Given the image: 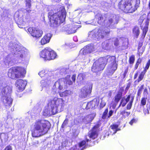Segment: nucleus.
I'll list each match as a JSON object with an SVG mask.
<instances>
[{
	"mask_svg": "<svg viewBox=\"0 0 150 150\" xmlns=\"http://www.w3.org/2000/svg\"><path fill=\"white\" fill-rule=\"evenodd\" d=\"M137 122V120L135 119L134 118L132 119L131 121L129 122V124L132 125H133V124L134 123H136Z\"/></svg>",
	"mask_w": 150,
	"mask_h": 150,
	"instance_id": "46",
	"label": "nucleus"
},
{
	"mask_svg": "<svg viewBox=\"0 0 150 150\" xmlns=\"http://www.w3.org/2000/svg\"><path fill=\"white\" fill-rule=\"evenodd\" d=\"M110 31V29H106L105 28H96L94 30L89 32L88 36L89 39H96L102 38L106 35H108Z\"/></svg>",
	"mask_w": 150,
	"mask_h": 150,
	"instance_id": "9",
	"label": "nucleus"
},
{
	"mask_svg": "<svg viewBox=\"0 0 150 150\" xmlns=\"http://www.w3.org/2000/svg\"><path fill=\"white\" fill-rule=\"evenodd\" d=\"M53 78V76H50V77L46 78L45 80H42L40 81L41 86L43 89L45 90L47 88L50 83L52 79Z\"/></svg>",
	"mask_w": 150,
	"mask_h": 150,
	"instance_id": "22",
	"label": "nucleus"
},
{
	"mask_svg": "<svg viewBox=\"0 0 150 150\" xmlns=\"http://www.w3.org/2000/svg\"><path fill=\"white\" fill-rule=\"evenodd\" d=\"M14 18L16 19L18 18V25L21 24L23 25H25L28 19L26 18H24L23 12L21 11L16 12L14 15Z\"/></svg>",
	"mask_w": 150,
	"mask_h": 150,
	"instance_id": "13",
	"label": "nucleus"
},
{
	"mask_svg": "<svg viewBox=\"0 0 150 150\" xmlns=\"http://www.w3.org/2000/svg\"><path fill=\"white\" fill-rule=\"evenodd\" d=\"M76 74H74L71 77V79L74 82L76 80Z\"/></svg>",
	"mask_w": 150,
	"mask_h": 150,
	"instance_id": "49",
	"label": "nucleus"
},
{
	"mask_svg": "<svg viewBox=\"0 0 150 150\" xmlns=\"http://www.w3.org/2000/svg\"><path fill=\"white\" fill-rule=\"evenodd\" d=\"M12 149L11 146L8 145L6 146L3 150H12Z\"/></svg>",
	"mask_w": 150,
	"mask_h": 150,
	"instance_id": "47",
	"label": "nucleus"
},
{
	"mask_svg": "<svg viewBox=\"0 0 150 150\" xmlns=\"http://www.w3.org/2000/svg\"><path fill=\"white\" fill-rule=\"evenodd\" d=\"M54 1L55 2H57V1H59L61 0H54Z\"/></svg>",
	"mask_w": 150,
	"mask_h": 150,
	"instance_id": "61",
	"label": "nucleus"
},
{
	"mask_svg": "<svg viewBox=\"0 0 150 150\" xmlns=\"http://www.w3.org/2000/svg\"><path fill=\"white\" fill-rule=\"evenodd\" d=\"M110 40H112V42H114V44L115 45V46H117L118 45V41L117 39L115 38H113L111 39H110Z\"/></svg>",
	"mask_w": 150,
	"mask_h": 150,
	"instance_id": "40",
	"label": "nucleus"
},
{
	"mask_svg": "<svg viewBox=\"0 0 150 150\" xmlns=\"http://www.w3.org/2000/svg\"><path fill=\"white\" fill-rule=\"evenodd\" d=\"M49 122L44 120H36L33 125L32 131V136L37 137L47 133L50 129Z\"/></svg>",
	"mask_w": 150,
	"mask_h": 150,
	"instance_id": "6",
	"label": "nucleus"
},
{
	"mask_svg": "<svg viewBox=\"0 0 150 150\" xmlns=\"http://www.w3.org/2000/svg\"><path fill=\"white\" fill-rule=\"evenodd\" d=\"M35 143L37 144H38V142L37 141H36V142H35Z\"/></svg>",
	"mask_w": 150,
	"mask_h": 150,
	"instance_id": "64",
	"label": "nucleus"
},
{
	"mask_svg": "<svg viewBox=\"0 0 150 150\" xmlns=\"http://www.w3.org/2000/svg\"><path fill=\"white\" fill-rule=\"evenodd\" d=\"M68 120L67 119H66L64 121L62 125V128H64L67 125L68 123Z\"/></svg>",
	"mask_w": 150,
	"mask_h": 150,
	"instance_id": "44",
	"label": "nucleus"
},
{
	"mask_svg": "<svg viewBox=\"0 0 150 150\" xmlns=\"http://www.w3.org/2000/svg\"><path fill=\"white\" fill-rule=\"evenodd\" d=\"M132 30L134 36L137 38L140 33L139 28L137 26H135L133 28Z\"/></svg>",
	"mask_w": 150,
	"mask_h": 150,
	"instance_id": "30",
	"label": "nucleus"
},
{
	"mask_svg": "<svg viewBox=\"0 0 150 150\" xmlns=\"http://www.w3.org/2000/svg\"><path fill=\"white\" fill-rule=\"evenodd\" d=\"M141 62V60L140 59H139L137 62V63H138V64H139Z\"/></svg>",
	"mask_w": 150,
	"mask_h": 150,
	"instance_id": "57",
	"label": "nucleus"
},
{
	"mask_svg": "<svg viewBox=\"0 0 150 150\" xmlns=\"http://www.w3.org/2000/svg\"><path fill=\"white\" fill-rule=\"evenodd\" d=\"M65 83L69 85L72 84V81L71 80L70 76L67 75L65 79L61 78L56 81L51 91V93L53 95H57L58 93L61 97H65L70 95L71 91L66 90L63 92H61L58 91L61 90L63 88H65Z\"/></svg>",
	"mask_w": 150,
	"mask_h": 150,
	"instance_id": "4",
	"label": "nucleus"
},
{
	"mask_svg": "<svg viewBox=\"0 0 150 150\" xmlns=\"http://www.w3.org/2000/svg\"><path fill=\"white\" fill-rule=\"evenodd\" d=\"M49 17H50V26L56 27L64 21L66 18V11L63 6L60 7L59 11L52 15V12L49 13Z\"/></svg>",
	"mask_w": 150,
	"mask_h": 150,
	"instance_id": "7",
	"label": "nucleus"
},
{
	"mask_svg": "<svg viewBox=\"0 0 150 150\" xmlns=\"http://www.w3.org/2000/svg\"><path fill=\"white\" fill-rule=\"evenodd\" d=\"M26 73V70L25 68L22 67H16L10 69L8 74L9 78L16 79L23 77Z\"/></svg>",
	"mask_w": 150,
	"mask_h": 150,
	"instance_id": "10",
	"label": "nucleus"
},
{
	"mask_svg": "<svg viewBox=\"0 0 150 150\" xmlns=\"http://www.w3.org/2000/svg\"><path fill=\"white\" fill-rule=\"evenodd\" d=\"M122 96V93L119 91L115 97V101L117 103L119 101Z\"/></svg>",
	"mask_w": 150,
	"mask_h": 150,
	"instance_id": "34",
	"label": "nucleus"
},
{
	"mask_svg": "<svg viewBox=\"0 0 150 150\" xmlns=\"http://www.w3.org/2000/svg\"><path fill=\"white\" fill-rule=\"evenodd\" d=\"M88 7L90 9L89 10L90 11H91V10H92V6L91 5L89 6Z\"/></svg>",
	"mask_w": 150,
	"mask_h": 150,
	"instance_id": "58",
	"label": "nucleus"
},
{
	"mask_svg": "<svg viewBox=\"0 0 150 150\" xmlns=\"http://www.w3.org/2000/svg\"><path fill=\"white\" fill-rule=\"evenodd\" d=\"M9 50L13 54L14 57H12V61L15 59L19 60L28 59L29 57L28 51L25 48L20 46L15 43H10L9 44Z\"/></svg>",
	"mask_w": 150,
	"mask_h": 150,
	"instance_id": "5",
	"label": "nucleus"
},
{
	"mask_svg": "<svg viewBox=\"0 0 150 150\" xmlns=\"http://www.w3.org/2000/svg\"><path fill=\"white\" fill-rule=\"evenodd\" d=\"M111 92H109L108 93V96L109 97H110L111 95Z\"/></svg>",
	"mask_w": 150,
	"mask_h": 150,
	"instance_id": "59",
	"label": "nucleus"
},
{
	"mask_svg": "<svg viewBox=\"0 0 150 150\" xmlns=\"http://www.w3.org/2000/svg\"><path fill=\"white\" fill-rule=\"evenodd\" d=\"M96 114L94 113L88 115L83 119V121L85 124L89 123L93 120Z\"/></svg>",
	"mask_w": 150,
	"mask_h": 150,
	"instance_id": "27",
	"label": "nucleus"
},
{
	"mask_svg": "<svg viewBox=\"0 0 150 150\" xmlns=\"http://www.w3.org/2000/svg\"><path fill=\"white\" fill-rule=\"evenodd\" d=\"M139 64H138V63H136L135 64V69H136L137 68Z\"/></svg>",
	"mask_w": 150,
	"mask_h": 150,
	"instance_id": "56",
	"label": "nucleus"
},
{
	"mask_svg": "<svg viewBox=\"0 0 150 150\" xmlns=\"http://www.w3.org/2000/svg\"><path fill=\"white\" fill-rule=\"evenodd\" d=\"M143 20L144 19L143 18V17H142L141 16L140 18V19L139 20V22L140 25H141V23L143 22Z\"/></svg>",
	"mask_w": 150,
	"mask_h": 150,
	"instance_id": "50",
	"label": "nucleus"
},
{
	"mask_svg": "<svg viewBox=\"0 0 150 150\" xmlns=\"http://www.w3.org/2000/svg\"><path fill=\"white\" fill-rule=\"evenodd\" d=\"M139 0H122L118 4L119 9L127 13H132L138 7Z\"/></svg>",
	"mask_w": 150,
	"mask_h": 150,
	"instance_id": "8",
	"label": "nucleus"
},
{
	"mask_svg": "<svg viewBox=\"0 0 150 150\" xmlns=\"http://www.w3.org/2000/svg\"><path fill=\"white\" fill-rule=\"evenodd\" d=\"M65 101L62 99L54 97L49 100L47 106L43 110L42 115L44 116L49 117L54 115L63 110L65 106Z\"/></svg>",
	"mask_w": 150,
	"mask_h": 150,
	"instance_id": "2",
	"label": "nucleus"
},
{
	"mask_svg": "<svg viewBox=\"0 0 150 150\" xmlns=\"http://www.w3.org/2000/svg\"><path fill=\"white\" fill-rule=\"evenodd\" d=\"M147 27H144L143 30V35H144V37L146 35V33L147 32Z\"/></svg>",
	"mask_w": 150,
	"mask_h": 150,
	"instance_id": "45",
	"label": "nucleus"
},
{
	"mask_svg": "<svg viewBox=\"0 0 150 150\" xmlns=\"http://www.w3.org/2000/svg\"><path fill=\"white\" fill-rule=\"evenodd\" d=\"M26 2V11L28 13H29L31 10L30 9H28V8H30L31 7V0H25Z\"/></svg>",
	"mask_w": 150,
	"mask_h": 150,
	"instance_id": "32",
	"label": "nucleus"
},
{
	"mask_svg": "<svg viewBox=\"0 0 150 150\" xmlns=\"http://www.w3.org/2000/svg\"><path fill=\"white\" fill-rule=\"evenodd\" d=\"M10 56H11V55H9L8 56H7L6 57L7 58V62L8 63V64H9L11 62V61L10 60V58L11 57Z\"/></svg>",
	"mask_w": 150,
	"mask_h": 150,
	"instance_id": "48",
	"label": "nucleus"
},
{
	"mask_svg": "<svg viewBox=\"0 0 150 150\" xmlns=\"http://www.w3.org/2000/svg\"><path fill=\"white\" fill-rule=\"evenodd\" d=\"M147 98H143L141 100V105H144L146 104Z\"/></svg>",
	"mask_w": 150,
	"mask_h": 150,
	"instance_id": "42",
	"label": "nucleus"
},
{
	"mask_svg": "<svg viewBox=\"0 0 150 150\" xmlns=\"http://www.w3.org/2000/svg\"><path fill=\"white\" fill-rule=\"evenodd\" d=\"M41 58L45 60H50L57 58L56 53L49 47H46L42 50L39 54Z\"/></svg>",
	"mask_w": 150,
	"mask_h": 150,
	"instance_id": "12",
	"label": "nucleus"
},
{
	"mask_svg": "<svg viewBox=\"0 0 150 150\" xmlns=\"http://www.w3.org/2000/svg\"><path fill=\"white\" fill-rule=\"evenodd\" d=\"M108 108H106L104 112L103 113L102 118L103 119H108L111 117L112 115L113 111L112 110H110L109 111L108 114Z\"/></svg>",
	"mask_w": 150,
	"mask_h": 150,
	"instance_id": "28",
	"label": "nucleus"
},
{
	"mask_svg": "<svg viewBox=\"0 0 150 150\" xmlns=\"http://www.w3.org/2000/svg\"><path fill=\"white\" fill-rule=\"evenodd\" d=\"M12 92V87L7 86L3 88L2 90L3 102L5 106H11L13 99L11 97V94Z\"/></svg>",
	"mask_w": 150,
	"mask_h": 150,
	"instance_id": "11",
	"label": "nucleus"
},
{
	"mask_svg": "<svg viewBox=\"0 0 150 150\" xmlns=\"http://www.w3.org/2000/svg\"><path fill=\"white\" fill-rule=\"evenodd\" d=\"M135 58L133 55H132L130 56L129 59V62L130 64H133Z\"/></svg>",
	"mask_w": 150,
	"mask_h": 150,
	"instance_id": "43",
	"label": "nucleus"
},
{
	"mask_svg": "<svg viewBox=\"0 0 150 150\" xmlns=\"http://www.w3.org/2000/svg\"><path fill=\"white\" fill-rule=\"evenodd\" d=\"M112 40H108L103 42L102 46V48L105 50H108L110 48V46L112 45Z\"/></svg>",
	"mask_w": 150,
	"mask_h": 150,
	"instance_id": "26",
	"label": "nucleus"
},
{
	"mask_svg": "<svg viewBox=\"0 0 150 150\" xmlns=\"http://www.w3.org/2000/svg\"><path fill=\"white\" fill-rule=\"evenodd\" d=\"M86 142L85 141H83L80 142L79 144V148L77 149V146H75V147L72 149V150H83L84 149L86 148L88 146V142L89 141H90L91 140H89L88 139L87 137H86Z\"/></svg>",
	"mask_w": 150,
	"mask_h": 150,
	"instance_id": "21",
	"label": "nucleus"
},
{
	"mask_svg": "<svg viewBox=\"0 0 150 150\" xmlns=\"http://www.w3.org/2000/svg\"><path fill=\"white\" fill-rule=\"evenodd\" d=\"M138 75V72H137L134 75V79H136L137 78V77Z\"/></svg>",
	"mask_w": 150,
	"mask_h": 150,
	"instance_id": "54",
	"label": "nucleus"
},
{
	"mask_svg": "<svg viewBox=\"0 0 150 150\" xmlns=\"http://www.w3.org/2000/svg\"><path fill=\"white\" fill-rule=\"evenodd\" d=\"M38 74L41 77H45V78L51 76H53L52 72L47 70H42L39 72Z\"/></svg>",
	"mask_w": 150,
	"mask_h": 150,
	"instance_id": "25",
	"label": "nucleus"
},
{
	"mask_svg": "<svg viewBox=\"0 0 150 150\" xmlns=\"http://www.w3.org/2000/svg\"><path fill=\"white\" fill-rule=\"evenodd\" d=\"M134 98L133 96H132L131 97V99L130 100V102L128 104L127 106V109L130 110L131 108L132 105V103L134 100Z\"/></svg>",
	"mask_w": 150,
	"mask_h": 150,
	"instance_id": "37",
	"label": "nucleus"
},
{
	"mask_svg": "<svg viewBox=\"0 0 150 150\" xmlns=\"http://www.w3.org/2000/svg\"><path fill=\"white\" fill-rule=\"evenodd\" d=\"M150 65V60H149L147 62L146 66L144 70L141 72L139 74L138 79L135 81L136 84H138L143 79L144 76L146 73L147 70L148 69Z\"/></svg>",
	"mask_w": 150,
	"mask_h": 150,
	"instance_id": "19",
	"label": "nucleus"
},
{
	"mask_svg": "<svg viewBox=\"0 0 150 150\" xmlns=\"http://www.w3.org/2000/svg\"><path fill=\"white\" fill-rule=\"evenodd\" d=\"M81 10L80 9H78L75 10L73 13L75 15V16H77L81 13Z\"/></svg>",
	"mask_w": 150,
	"mask_h": 150,
	"instance_id": "39",
	"label": "nucleus"
},
{
	"mask_svg": "<svg viewBox=\"0 0 150 150\" xmlns=\"http://www.w3.org/2000/svg\"><path fill=\"white\" fill-rule=\"evenodd\" d=\"M97 48L95 45L91 44L85 47L80 51V53L83 55H86L94 51Z\"/></svg>",
	"mask_w": 150,
	"mask_h": 150,
	"instance_id": "15",
	"label": "nucleus"
},
{
	"mask_svg": "<svg viewBox=\"0 0 150 150\" xmlns=\"http://www.w3.org/2000/svg\"><path fill=\"white\" fill-rule=\"evenodd\" d=\"M1 136H2V134H1V135H0V139H1V141L2 140L1 138Z\"/></svg>",
	"mask_w": 150,
	"mask_h": 150,
	"instance_id": "62",
	"label": "nucleus"
},
{
	"mask_svg": "<svg viewBox=\"0 0 150 150\" xmlns=\"http://www.w3.org/2000/svg\"><path fill=\"white\" fill-rule=\"evenodd\" d=\"M110 127L111 130V131L112 132V135L115 133L116 132L120 130V129L118 128V125H117L113 124L110 126Z\"/></svg>",
	"mask_w": 150,
	"mask_h": 150,
	"instance_id": "31",
	"label": "nucleus"
},
{
	"mask_svg": "<svg viewBox=\"0 0 150 150\" xmlns=\"http://www.w3.org/2000/svg\"><path fill=\"white\" fill-rule=\"evenodd\" d=\"M95 18L99 25L106 28L109 27L113 28L115 27V25L118 23L119 16L115 15L102 14L98 13L96 15Z\"/></svg>",
	"mask_w": 150,
	"mask_h": 150,
	"instance_id": "3",
	"label": "nucleus"
},
{
	"mask_svg": "<svg viewBox=\"0 0 150 150\" xmlns=\"http://www.w3.org/2000/svg\"><path fill=\"white\" fill-rule=\"evenodd\" d=\"M143 85H142L139 88L138 90L137 94L138 96H139L141 95L142 92V90L143 89Z\"/></svg>",
	"mask_w": 150,
	"mask_h": 150,
	"instance_id": "41",
	"label": "nucleus"
},
{
	"mask_svg": "<svg viewBox=\"0 0 150 150\" xmlns=\"http://www.w3.org/2000/svg\"><path fill=\"white\" fill-rule=\"evenodd\" d=\"M69 71V69L67 68H63L59 71V73L62 75L65 74Z\"/></svg>",
	"mask_w": 150,
	"mask_h": 150,
	"instance_id": "36",
	"label": "nucleus"
},
{
	"mask_svg": "<svg viewBox=\"0 0 150 150\" xmlns=\"http://www.w3.org/2000/svg\"><path fill=\"white\" fill-rule=\"evenodd\" d=\"M130 95H128L126 98H123L121 101L120 104H121L122 106L124 107L126 105V103L131 99V97Z\"/></svg>",
	"mask_w": 150,
	"mask_h": 150,
	"instance_id": "29",
	"label": "nucleus"
},
{
	"mask_svg": "<svg viewBox=\"0 0 150 150\" xmlns=\"http://www.w3.org/2000/svg\"><path fill=\"white\" fill-rule=\"evenodd\" d=\"M27 84V81L25 80H18L15 83V86L18 92L23 91L25 89Z\"/></svg>",
	"mask_w": 150,
	"mask_h": 150,
	"instance_id": "17",
	"label": "nucleus"
},
{
	"mask_svg": "<svg viewBox=\"0 0 150 150\" xmlns=\"http://www.w3.org/2000/svg\"><path fill=\"white\" fill-rule=\"evenodd\" d=\"M51 37L52 34L51 33L46 34L41 40L40 43L41 45H43L49 42Z\"/></svg>",
	"mask_w": 150,
	"mask_h": 150,
	"instance_id": "24",
	"label": "nucleus"
},
{
	"mask_svg": "<svg viewBox=\"0 0 150 150\" xmlns=\"http://www.w3.org/2000/svg\"><path fill=\"white\" fill-rule=\"evenodd\" d=\"M93 23V21H92V22H91V21H88L86 22V24H91L92 25H94V23Z\"/></svg>",
	"mask_w": 150,
	"mask_h": 150,
	"instance_id": "51",
	"label": "nucleus"
},
{
	"mask_svg": "<svg viewBox=\"0 0 150 150\" xmlns=\"http://www.w3.org/2000/svg\"><path fill=\"white\" fill-rule=\"evenodd\" d=\"M130 113L129 112H126L125 114V116H126L127 117L130 114Z\"/></svg>",
	"mask_w": 150,
	"mask_h": 150,
	"instance_id": "53",
	"label": "nucleus"
},
{
	"mask_svg": "<svg viewBox=\"0 0 150 150\" xmlns=\"http://www.w3.org/2000/svg\"><path fill=\"white\" fill-rule=\"evenodd\" d=\"M85 75L83 74H80L77 78V81L78 82H81L85 78Z\"/></svg>",
	"mask_w": 150,
	"mask_h": 150,
	"instance_id": "35",
	"label": "nucleus"
},
{
	"mask_svg": "<svg viewBox=\"0 0 150 150\" xmlns=\"http://www.w3.org/2000/svg\"><path fill=\"white\" fill-rule=\"evenodd\" d=\"M28 31L32 36L36 38L41 37L43 33L42 30L33 27L28 28Z\"/></svg>",
	"mask_w": 150,
	"mask_h": 150,
	"instance_id": "14",
	"label": "nucleus"
},
{
	"mask_svg": "<svg viewBox=\"0 0 150 150\" xmlns=\"http://www.w3.org/2000/svg\"><path fill=\"white\" fill-rule=\"evenodd\" d=\"M126 112V111H125L123 110L120 112V114L122 115H123L124 116L125 115V114Z\"/></svg>",
	"mask_w": 150,
	"mask_h": 150,
	"instance_id": "55",
	"label": "nucleus"
},
{
	"mask_svg": "<svg viewBox=\"0 0 150 150\" xmlns=\"http://www.w3.org/2000/svg\"><path fill=\"white\" fill-rule=\"evenodd\" d=\"M110 63L108 69L109 72L112 74L117 69V64L115 61V57L114 56H107L101 57L95 62L92 67V71L93 72H97L103 70L105 67L107 62Z\"/></svg>",
	"mask_w": 150,
	"mask_h": 150,
	"instance_id": "1",
	"label": "nucleus"
},
{
	"mask_svg": "<svg viewBox=\"0 0 150 150\" xmlns=\"http://www.w3.org/2000/svg\"><path fill=\"white\" fill-rule=\"evenodd\" d=\"M100 102L99 99L95 98L93 100L88 102L86 107L87 109H94L99 104Z\"/></svg>",
	"mask_w": 150,
	"mask_h": 150,
	"instance_id": "23",
	"label": "nucleus"
},
{
	"mask_svg": "<svg viewBox=\"0 0 150 150\" xmlns=\"http://www.w3.org/2000/svg\"><path fill=\"white\" fill-rule=\"evenodd\" d=\"M148 6H149V9H150V0H149V2Z\"/></svg>",
	"mask_w": 150,
	"mask_h": 150,
	"instance_id": "60",
	"label": "nucleus"
},
{
	"mask_svg": "<svg viewBox=\"0 0 150 150\" xmlns=\"http://www.w3.org/2000/svg\"><path fill=\"white\" fill-rule=\"evenodd\" d=\"M99 126L100 125L99 124L95 126L89 132L87 137L92 139H94L96 138L98 135V132Z\"/></svg>",
	"mask_w": 150,
	"mask_h": 150,
	"instance_id": "20",
	"label": "nucleus"
},
{
	"mask_svg": "<svg viewBox=\"0 0 150 150\" xmlns=\"http://www.w3.org/2000/svg\"><path fill=\"white\" fill-rule=\"evenodd\" d=\"M109 6V4H108L107 3L105 2L104 4V5H103V6H105V7L106 8H108V6Z\"/></svg>",
	"mask_w": 150,
	"mask_h": 150,
	"instance_id": "52",
	"label": "nucleus"
},
{
	"mask_svg": "<svg viewBox=\"0 0 150 150\" xmlns=\"http://www.w3.org/2000/svg\"><path fill=\"white\" fill-rule=\"evenodd\" d=\"M99 100H100V107L102 108L105 106L106 105L105 101L106 100V97H103L100 98V99H99Z\"/></svg>",
	"mask_w": 150,
	"mask_h": 150,
	"instance_id": "33",
	"label": "nucleus"
},
{
	"mask_svg": "<svg viewBox=\"0 0 150 150\" xmlns=\"http://www.w3.org/2000/svg\"><path fill=\"white\" fill-rule=\"evenodd\" d=\"M128 39H125V41L123 43V50L125 49L128 47Z\"/></svg>",
	"mask_w": 150,
	"mask_h": 150,
	"instance_id": "38",
	"label": "nucleus"
},
{
	"mask_svg": "<svg viewBox=\"0 0 150 150\" xmlns=\"http://www.w3.org/2000/svg\"><path fill=\"white\" fill-rule=\"evenodd\" d=\"M147 91V89H145L144 90V92H146Z\"/></svg>",
	"mask_w": 150,
	"mask_h": 150,
	"instance_id": "63",
	"label": "nucleus"
},
{
	"mask_svg": "<svg viewBox=\"0 0 150 150\" xmlns=\"http://www.w3.org/2000/svg\"><path fill=\"white\" fill-rule=\"evenodd\" d=\"M92 85L89 84L85 86L82 89L80 95L81 97L85 98L91 93L92 89Z\"/></svg>",
	"mask_w": 150,
	"mask_h": 150,
	"instance_id": "16",
	"label": "nucleus"
},
{
	"mask_svg": "<svg viewBox=\"0 0 150 150\" xmlns=\"http://www.w3.org/2000/svg\"><path fill=\"white\" fill-rule=\"evenodd\" d=\"M78 24L77 23L75 22L71 25H67L65 29L66 32L68 34H71L75 33L78 28L81 27V25H78Z\"/></svg>",
	"mask_w": 150,
	"mask_h": 150,
	"instance_id": "18",
	"label": "nucleus"
}]
</instances>
